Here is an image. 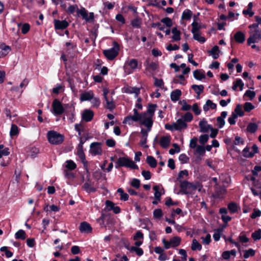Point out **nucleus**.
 <instances>
[{"instance_id": "obj_39", "label": "nucleus", "mask_w": 261, "mask_h": 261, "mask_svg": "<svg viewBox=\"0 0 261 261\" xmlns=\"http://www.w3.org/2000/svg\"><path fill=\"white\" fill-rule=\"evenodd\" d=\"M179 103L181 106V110L182 111H187L191 109V106L185 100L180 101Z\"/></svg>"}, {"instance_id": "obj_40", "label": "nucleus", "mask_w": 261, "mask_h": 261, "mask_svg": "<svg viewBox=\"0 0 261 261\" xmlns=\"http://www.w3.org/2000/svg\"><path fill=\"white\" fill-rule=\"evenodd\" d=\"M15 236L17 239L24 240L26 238V233L24 230L20 229L15 233Z\"/></svg>"}, {"instance_id": "obj_14", "label": "nucleus", "mask_w": 261, "mask_h": 261, "mask_svg": "<svg viewBox=\"0 0 261 261\" xmlns=\"http://www.w3.org/2000/svg\"><path fill=\"white\" fill-rule=\"evenodd\" d=\"M54 25L55 28L56 30H63L66 28L68 25V22L64 20H59L57 19H55L54 21Z\"/></svg>"}, {"instance_id": "obj_12", "label": "nucleus", "mask_w": 261, "mask_h": 261, "mask_svg": "<svg viewBox=\"0 0 261 261\" xmlns=\"http://www.w3.org/2000/svg\"><path fill=\"white\" fill-rule=\"evenodd\" d=\"M200 132L203 133H208L212 126L207 123L205 119L203 118L199 123Z\"/></svg>"}, {"instance_id": "obj_35", "label": "nucleus", "mask_w": 261, "mask_h": 261, "mask_svg": "<svg viewBox=\"0 0 261 261\" xmlns=\"http://www.w3.org/2000/svg\"><path fill=\"white\" fill-rule=\"evenodd\" d=\"M191 249L193 251L201 250L202 249V246L196 239H193L191 245Z\"/></svg>"}, {"instance_id": "obj_32", "label": "nucleus", "mask_w": 261, "mask_h": 261, "mask_svg": "<svg viewBox=\"0 0 261 261\" xmlns=\"http://www.w3.org/2000/svg\"><path fill=\"white\" fill-rule=\"evenodd\" d=\"M192 12L189 9H187L182 13L181 19L183 20H190L192 17Z\"/></svg>"}, {"instance_id": "obj_7", "label": "nucleus", "mask_w": 261, "mask_h": 261, "mask_svg": "<svg viewBox=\"0 0 261 261\" xmlns=\"http://www.w3.org/2000/svg\"><path fill=\"white\" fill-rule=\"evenodd\" d=\"M250 36L247 39L248 45L261 41V30H250Z\"/></svg>"}, {"instance_id": "obj_53", "label": "nucleus", "mask_w": 261, "mask_h": 261, "mask_svg": "<svg viewBox=\"0 0 261 261\" xmlns=\"http://www.w3.org/2000/svg\"><path fill=\"white\" fill-rule=\"evenodd\" d=\"M255 251L253 249L250 248L245 250L244 254V257L245 258H248L249 256H253L255 255Z\"/></svg>"}, {"instance_id": "obj_51", "label": "nucleus", "mask_w": 261, "mask_h": 261, "mask_svg": "<svg viewBox=\"0 0 261 261\" xmlns=\"http://www.w3.org/2000/svg\"><path fill=\"white\" fill-rule=\"evenodd\" d=\"M243 155L246 158H252L254 155V153L250 151L249 148L246 147L243 150Z\"/></svg>"}, {"instance_id": "obj_18", "label": "nucleus", "mask_w": 261, "mask_h": 261, "mask_svg": "<svg viewBox=\"0 0 261 261\" xmlns=\"http://www.w3.org/2000/svg\"><path fill=\"white\" fill-rule=\"evenodd\" d=\"M154 192V198L156 200L160 201L161 196L162 194H164V189L163 188H161L159 186L156 185L153 187Z\"/></svg>"}, {"instance_id": "obj_48", "label": "nucleus", "mask_w": 261, "mask_h": 261, "mask_svg": "<svg viewBox=\"0 0 261 261\" xmlns=\"http://www.w3.org/2000/svg\"><path fill=\"white\" fill-rule=\"evenodd\" d=\"M193 38L200 43H204L205 41L204 37L201 36L199 32L193 33Z\"/></svg>"}, {"instance_id": "obj_36", "label": "nucleus", "mask_w": 261, "mask_h": 261, "mask_svg": "<svg viewBox=\"0 0 261 261\" xmlns=\"http://www.w3.org/2000/svg\"><path fill=\"white\" fill-rule=\"evenodd\" d=\"M191 87L198 95L202 93L204 89V86L202 85H193Z\"/></svg>"}, {"instance_id": "obj_50", "label": "nucleus", "mask_w": 261, "mask_h": 261, "mask_svg": "<svg viewBox=\"0 0 261 261\" xmlns=\"http://www.w3.org/2000/svg\"><path fill=\"white\" fill-rule=\"evenodd\" d=\"M181 118L184 120L185 122L186 123L187 122H191L193 119V116L192 113L187 112L181 117Z\"/></svg>"}, {"instance_id": "obj_37", "label": "nucleus", "mask_w": 261, "mask_h": 261, "mask_svg": "<svg viewBox=\"0 0 261 261\" xmlns=\"http://www.w3.org/2000/svg\"><path fill=\"white\" fill-rule=\"evenodd\" d=\"M181 238L179 237H174L170 239L172 247H175L179 245Z\"/></svg>"}, {"instance_id": "obj_47", "label": "nucleus", "mask_w": 261, "mask_h": 261, "mask_svg": "<svg viewBox=\"0 0 261 261\" xmlns=\"http://www.w3.org/2000/svg\"><path fill=\"white\" fill-rule=\"evenodd\" d=\"M18 134V128L16 125L12 124L10 131V135L11 137L16 136Z\"/></svg>"}, {"instance_id": "obj_3", "label": "nucleus", "mask_w": 261, "mask_h": 261, "mask_svg": "<svg viewBox=\"0 0 261 261\" xmlns=\"http://www.w3.org/2000/svg\"><path fill=\"white\" fill-rule=\"evenodd\" d=\"M187 127V123L181 118L177 119L175 122L172 124L167 123L165 125V128L171 131L181 130L182 129L186 128Z\"/></svg>"}, {"instance_id": "obj_15", "label": "nucleus", "mask_w": 261, "mask_h": 261, "mask_svg": "<svg viewBox=\"0 0 261 261\" xmlns=\"http://www.w3.org/2000/svg\"><path fill=\"white\" fill-rule=\"evenodd\" d=\"M11 47L5 43H0V58L6 56L11 51Z\"/></svg>"}, {"instance_id": "obj_41", "label": "nucleus", "mask_w": 261, "mask_h": 261, "mask_svg": "<svg viewBox=\"0 0 261 261\" xmlns=\"http://www.w3.org/2000/svg\"><path fill=\"white\" fill-rule=\"evenodd\" d=\"M10 154L9 148L7 147L4 148L3 145H0V158L3 156H7Z\"/></svg>"}, {"instance_id": "obj_24", "label": "nucleus", "mask_w": 261, "mask_h": 261, "mask_svg": "<svg viewBox=\"0 0 261 261\" xmlns=\"http://www.w3.org/2000/svg\"><path fill=\"white\" fill-rule=\"evenodd\" d=\"M105 100L106 102V108L112 110L115 108V102L112 97H106Z\"/></svg>"}, {"instance_id": "obj_6", "label": "nucleus", "mask_w": 261, "mask_h": 261, "mask_svg": "<svg viewBox=\"0 0 261 261\" xmlns=\"http://www.w3.org/2000/svg\"><path fill=\"white\" fill-rule=\"evenodd\" d=\"M152 118L153 117L149 114L144 112L140 115V119L139 122L148 128V130H150L153 124Z\"/></svg>"}, {"instance_id": "obj_57", "label": "nucleus", "mask_w": 261, "mask_h": 261, "mask_svg": "<svg viewBox=\"0 0 261 261\" xmlns=\"http://www.w3.org/2000/svg\"><path fill=\"white\" fill-rule=\"evenodd\" d=\"M83 187L87 192H94L96 191V189L91 186V185L88 182L85 183L84 184Z\"/></svg>"}, {"instance_id": "obj_17", "label": "nucleus", "mask_w": 261, "mask_h": 261, "mask_svg": "<svg viewBox=\"0 0 261 261\" xmlns=\"http://www.w3.org/2000/svg\"><path fill=\"white\" fill-rule=\"evenodd\" d=\"M79 229L82 233H89L92 231V228L91 225L86 222H83L81 223Z\"/></svg>"}, {"instance_id": "obj_34", "label": "nucleus", "mask_w": 261, "mask_h": 261, "mask_svg": "<svg viewBox=\"0 0 261 261\" xmlns=\"http://www.w3.org/2000/svg\"><path fill=\"white\" fill-rule=\"evenodd\" d=\"M244 85V83L241 79H237L234 83L232 88L233 90H236L237 88L239 87L240 91H242L243 89Z\"/></svg>"}, {"instance_id": "obj_46", "label": "nucleus", "mask_w": 261, "mask_h": 261, "mask_svg": "<svg viewBox=\"0 0 261 261\" xmlns=\"http://www.w3.org/2000/svg\"><path fill=\"white\" fill-rule=\"evenodd\" d=\"M192 29L191 32L192 33H197L202 28L201 25L197 22L194 21L192 23Z\"/></svg>"}, {"instance_id": "obj_60", "label": "nucleus", "mask_w": 261, "mask_h": 261, "mask_svg": "<svg viewBox=\"0 0 261 261\" xmlns=\"http://www.w3.org/2000/svg\"><path fill=\"white\" fill-rule=\"evenodd\" d=\"M209 137L207 135H202L199 137V142L200 144L204 145L208 140Z\"/></svg>"}, {"instance_id": "obj_64", "label": "nucleus", "mask_w": 261, "mask_h": 261, "mask_svg": "<svg viewBox=\"0 0 261 261\" xmlns=\"http://www.w3.org/2000/svg\"><path fill=\"white\" fill-rule=\"evenodd\" d=\"M197 138L196 137H194L193 138L191 139L190 140V145L189 146L191 148L194 149L196 148L197 146Z\"/></svg>"}, {"instance_id": "obj_28", "label": "nucleus", "mask_w": 261, "mask_h": 261, "mask_svg": "<svg viewBox=\"0 0 261 261\" xmlns=\"http://www.w3.org/2000/svg\"><path fill=\"white\" fill-rule=\"evenodd\" d=\"M65 167L69 170H73L76 168V164L72 160H67L65 162Z\"/></svg>"}, {"instance_id": "obj_8", "label": "nucleus", "mask_w": 261, "mask_h": 261, "mask_svg": "<svg viewBox=\"0 0 261 261\" xmlns=\"http://www.w3.org/2000/svg\"><path fill=\"white\" fill-rule=\"evenodd\" d=\"M53 113L55 115H61L64 112V109L61 102L57 99L53 100L52 103Z\"/></svg>"}, {"instance_id": "obj_45", "label": "nucleus", "mask_w": 261, "mask_h": 261, "mask_svg": "<svg viewBox=\"0 0 261 261\" xmlns=\"http://www.w3.org/2000/svg\"><path fill=\"white\" fill-rule=\"evenodd\" d=\"M252 6V3H249L248 5V9L247 10H244L243 13L245 15H249L250 17L254 15V13L251 10Z\"/></svg>"}, {"instance_id": "obj_33", "label": "nucleus", "mask_w": 261, "mask_h": 261, "mask_svg": "<svg viewBox=\"0 0 261 261\" xmlns=\"http://www.w3.org/2000/svg\"><path fill=\"white\" fill-rule=\"evenodd\" d=\"M76 154L84 164L86 163V157L83 151V148H77Z\"/></svg>"}, {"instance_id": "obj_1", "label": "nucleus", "mask_w": 261, "mask_h": 261, "mask_svg": "<svg viewBox=\"0 0 261 261\" xmlns=\"http://www.w3.org/2000/svg\"><path fill=\"white\" fill-rule=\"evenodd\" d=\"M180 187L181 191L185 194H192L197 189L200 190V185L199 182L194 184L187 180L180 181Z\"/></svg>"}, {"instance_id": "obj_9", "label": "nucleus", "mask_w": 261, "mask_h": 261, "mask_svg": "<svg viewBox=\"0 0 261 261\" xmlns=\"http://www.w3.org/2000/svg\"><path fill=\"white\" fill-rule=\"evenodd\" d=\"M118 46H114L109 49L104 50L103 53L105 57L109 60H113L118 54Z\"/></svg>"}, {"instance_id": "obj_54", "label": "nucleus", "mask_w": 261, "mask_h": 261, "mask_svg": "<svg viewBox=\"0 0 261 261\" xmlns=\"http://www.w3.org/2000/svg\"><path fill=\"white\" fill-rule=\"evenodd\" d=\"M244 109L245 111L249 112L254 109V106L249 102H246L244 105Z\"/></svg>"}, {"instance_id": "obj_11", "label": "nucleus", "mask_w": 261, "mask_h": 261, "mask_svg": "<svg viewBox=\"0 0 261 261\" xmlns=\"http://www.w3.org/2000/svg\"><path fill=\"white\" fill-rule=\"evenodd\" d=\"M90 152L96 155H100L102 153L101 144L97 142L92 143L90 145Z\"/></svg>"}, {"instance_id": "obj_42", "label": "nucleus", "mask_w": 261, "mask_h": 261, "mask_svg": "<svg viewBox=\"0 0 261 261\" xmlns=\"http://www.w3.org/2000/svg\"><path fill=\"white\" fill-rule=\"evenodd\" d=\"M257 125L255 123H250L248 125L247 129L248 132L253 133L257 130Z\"/></svg>"}, {"instance_id": "obj_22", "label": "nucleus", "mask_w": 261, "mask_h": 261, "mask_svg": "<svg viewBox=\"0 0 261 261\" xmlns=\"http://www.w3.org/2000/svg\"><path fill=\"white\" fill-rule=\"evenodd\" d=\"M216 107V103H214L211 100L208 99L206 101L205 104L203 105V109L204 112H206L210 109H215Z\"/></svg>"}, {"instance_id": "obj_56", "label": "nucleus", "mask_w": 261, "mask_h": 261, "mask_svg": "<svg viewBox=\"0 0 261 261\" xmlns=\"http://www.w3.org/2000/svg\"><path fill=\"white\" fill-rule=\"evenodd\" d=\"M235 114L238 116H243L244 115V112L242 109V106L240 105H238L234 110Z\"/></svg>"}, {"instance_id": "obj_61", "label": "nucleus", "mask_w": 261, "mask_h": 261, "mask_svg": "<svg viewBox=\"0 0 261 261\" xmlns=\"http://www.w3.org/2000/svg\"><path fill=\"white\" fill-rule=\"evenodd\" d=\"M191 108H192V110L195 115H199L200 114L201 110L199 108L198 104L197 103H195L194 104H193Z\"/></svg>"}, {"instance_id": "obj_55", "label": "nucleus", "mask_w": 261, "mask_h": 261, "mask_svg": "<svg viewBox=\"0 0 261 261\" xmlns=\"http://www.w3.org/2000/svg\"><path fill=\"white\" fill-rule=\"evenodd\" d=\"M91 103L93 107L98 108L100 104V100L98 97H94L91 99Z\"/></svg>"}, {"instance_id": "obj_19", "label": "nucleus", "mask_w": 261, "mask_h": 261, "mask_svg": "<svg viewBox=\"0 0 261 261\" xmlns=\"http://www.w3.org/2000/svg\"><path fill=\"white\" fill-rule=\"evenodd\" d=\"M93 112L90 110H85L82 114V119L86 122L90 121L93 117Z\"/></svg>"}, {"instance_id": "obj_25", "label": "nucleus", "mask_w": 261, "mask_h": 261, "mask_svg": "<svg viewBox=\"0 0 261 261\" xmlns=\"http://www.w3.org/2000/svg\"><path fill=\"white\" fill-rule=\"evenodd\" d=\"M193 75L194 78L198 80H201L205 77L204 71L198 69L194 71Z\"/></svg>"}, {"instance_id": "obj_63", "label": "nucleus", "mask_w": 261, "mask_h": 261, "mask_svg": "<svg viewBox=\"0 0 261 261\" xmlns=\"http://www.w3.org/2000/svg\"><path fill=\"white\" fill-rule=\"evenodd\" d=\"M178 159L182 164L187 163L189 160V158L185 154H180Z\"/></svg>"}, {"instance_id": "obj_21", "label": "nucleus", "mask_w": 261, "mask_h": 261, "mask_svg": "<svg viewBox=\"0 0 261 261\" xmlns=\"http://www.w3.org/2000/svg\"><path fill=\"white\" fill-rule=\"evenodd\" d=\"M170 143V136H163L161 138L160 143L161 146L164 148H167Z\"/></svg>"}, {"instance_id": "obj_59", "label": "nucleus", "mask_w": 261, "mask_h": 261, "mask_svg": "<svg viewBox=\"0 0 261 261\" xmlns=\"http://www.w3.org/2000/svg\"><path fill=\"white\" fill-rule=\"evenodd\" d=\"M252 237L254 240L256 241L261 239V230L258 229L252 233Z\"/></svg>"}, {"instance_id": "obj_26", "label": "nucleus", "mask_w": 261, "mask_h": 261, "mask_svg": "<svg viewBox=\"0 0 261 261\" xmlns=\"http://www.w3.org/2000/svg\"><path fill=\"white\" fill-rule=\"evenodd\" d=\"M181 94V91L179 89H176L171 93L170 97L172 101H177Z\"/></svg>"}, {"instance_id": "obj_49", "label": "nucleus", "mask_w": 261, "mask_h": 261, "mask_svg": "<svg viewBox=\"0 0 261 261\" xmlns=\"http://www.w3.org/2000/svg\"><path fill=\"white\" fill-rule=\"evenodd\" d=\"M156 108V105H150L148 106L147 111L145 112L149 114L152 117L154 115V113Z\"/></svg>"}, {"instance_id": "obj_29", "label": "nucleus", "mask_w": 261, "mask_h": 261, "mask_svg": "<svg viewBox=\"0 0 261 261\" xmlns=\"http://www.w3.org/2000/svg\"><path fill=\"white\" fill-rule=\"evenodd\" d=\"M173 34L172 39L174 41H179L180 39V32L176 28L172 29Z\"/></svg>"}, {"instance_id": "obj_2", "label": "nucleus", "mask_w": 261, "mask_h": 261, "mask_svg": "<svg viewBox=\"0 0 261 261\" xmlns=\"http://www.w3.org/2000/svg\"><path fill=\"white\" fill-rule=\"evenodd\" d=\"M47 137L48 142L54 145L61 144L64 139V136L55 130L48 131L47 133Z\"/></svg>"}, {"instance_id": "obj_30", "label": "nucleus", "mask_w": 261, "mask_h": 261, "mask_svg": "<svg viewBox=\"0 0 261 261\" xmlns=\"http://www.w3.org/2000/svg\"><path fill=\"white\" fill-rule=\"evenodd\" d=\"M218 51L219 47L216 45L211 50L208 51V53L213 59H216L219 57Z\"/></svg>"}, {"instance_id": "obj_44", "label": "nucleus", "mask_w": 261, "mask_h": 261, "mask_svg": "<svg viewBox=\"0 0 261 261\" xmlns=\"http://www.w3.org/2000/svg\"><path fill=\"white\" fill-rule=\"evenodd\" d=\"M188 175V171L187 170L180 171L178 173L177 179L180 182V181H184L182 179L184 178V176L187 177Z\"/></svg>"}, {"instance_id": "obj_13", "label": "nucleus", "mask_w": 261, "mask_h": 261, "mask_svg": "<svg viewBox=\"0 0 261 261\" xmlns=\"http://www.w3.org/2000/svg\"><path fill=\"white\" fill-rule=\"evenodd\" d=\"M94 93L92 90L85 91L81 93L80 99L81 101H90L93 98Z\"/></svg>"}, {"instance_id": "obj_31", "label": "nucleus", "mask_w": 261, "mask_h": 261, "mask_svg": "<svg viewBox=\"0 0 261 261\" xmlns=\"http://www.w3.org/2000/svg\"><path fill=\"white\" fill-rule=\"evenodd\" d=\"M77 14L80 15L83 19L88 22V13L87 11L84 8L77 10Z\"/></svg>"}, {"instance_id": "obj_27", "label": "nucleus", "mask_w": 261, "mask_h": 261, "mask_svg": "<svg viewBox=\"0 0 261 261\" xmlns=\"http://www.w3.org/2000/svg\"><path fill=\"white\" fill-rule=\"evenodd\" d=\"M173 82L175 84H180L184 85L186 84L185 78L183 74L177 75L173 79Z\"/></svg>"}, {"instance_id": "obj_10", "label": "nucleus", "mask_w": 261, "mask_h": 261, "mask_svg": "<svg viewBox=\"0 0 261 261\" xmlns=\"http://www.w3.org/2000/svg\"><path fill=\"white\" fill-rule=\"evenodd\" d=\"M133 112L134 114L133 115H129L125 118L123 123L130 125L133 122H139L141 114L138 112L136 109H134Z\"/></svg>"}, {"instance_id": "obj_52", "label": "nucleus", "mask_w": 261, "mask_h": 261, "mask_svg": "<svg viewBox=\"0 0 261 261\" xmlns=\"http://www.w3.org/2000/svg\"><path fill=\"white\" fill-rule=\"evenodd\" d=\"M205 152V149L204 146L197 145L196 147L195 153L198 154L200 155H203Z\"/></svg>"}, {"instance_id": "obj_23", "label": "nucleus", "mask_w": 261, "mask_h": 261, "mask_svg": "<svg viewBox=\"0 0 261 261\" xmlns=\"http://www.w3.org/2000/svg\"><path fill=\"white\" fill-rule=\"evenodd\" d=\"M234 38L237 42L242 43L245 40V35L243 32L239 31L234 34Z\"/></svg>"}, {"instance_id": "obj_38", "label": "nucleus", "mask_w": 261, "mask_h": 261, "mask_svg": "<svg viewBox=\"0 0 261 261\" xmlns=\"http://www.w3.org/2000/svg\"><path fill=\"white\" fill-rule=\"evenodd\" d=\"M146 162L152 168H154L156 166V161L152 156H148L146 159Z\"/></svg>"}, {"instance_id": "obj_58", "label": "nucleus", "mask_w": 261, "mask_h": 261, "mask_svg": "<svg viewBox=\"0 0 261 261\" xmlns=\"http://www.w3.org/2000/svg\"><path fill=\"white\" fill-rule=\"evenodd\" d=\"M153 215L155 218L160 219L163 216V214L162 210L158 208L154 210Z\"/></svg>"}, {"instance_id": "obj_5", "label": "nucleus", "mask_w": 261, "mask_h": 261, "mask_svg": "<svg viewBox=\"0 0 261 261\" xmlns=\"http://www.w3.org/2000/svg\"><path fill=\"white\" fill-rule=\"evenodd\" d=\"M138 67V62L136 59H132L125 62L124 70L127 74L132 73Z\"/></svg>"}, {"instance_id": "obj_20", "label": "nucleus", "mask_w": 261, "mask_h": 261, "mask_svg": "<svg viewBox=\"0 0 261 261\" xmlns=\"http://www.w3.org/2000/svg\"><path fill=\"white\" fill-rule=\"evenodd\" d=\"M227 115V112L226 111H223L221 113V116H219L217 118V121L218 123V127L219 128H222L225 123L224 118Z\"/></svg>"}, {"instance_id": "obj_16", "label": "nucleus", "mask_w": 261, "mask_h": 261, "mask_svg": "<svg viewBox=\"0 0 261 261\" xmlns=\"http://www.w3.org/2000/svg\"><path fill=\"white\" fill-rule=\"evenodd\" d=\"M124 92L128 94H134L136 97H138L140 92V89L136 87L127 86L124 88Z\"/></svg>"}, {"instance_id": "obj_43", "label": "nucleus", "mask_w": 261, "mask_h": 261, "mask_svg": "<svg viewBox=\"0 0 261 261\" xmlns=\"http://www.w3.org/2000/svg\"><path fill=\"white\" fill-rule=\"evenodd\" d=\"M228 208L231 213H235L238 211V206L236 203L231 202L228 205Z\"/></svg>"}, {"instance_id": "obj_4", "label": "nucleus", "mask_w": 261, "mask_h": 261, "mask_svg": "<svg viewBox=\"0 0 261 261\" xmlns=\"http://www.w3.org/2000/svg\"><path fill=\"white\" fill-rule=\"evenodd\" d=\"M118 167H125L130 169H138V166L128 157L124 156L119 158L116 162Z\"/></svg>"}, {"instance_id": "obj_62", "label": "nucleus", "mask_w": 261, "mask_h": 261, "mask_svg": "<svg viewBox=\"0 0 261 261\" xmlns=\"http://www.w3.org/2000/svg\"><path fill=\"white\" fill-rule=\"evenodd\" d=\"M30 26L28 23H24L21 26V32L23 34H27L30 30Z\"/></svg>"}]
</instances>
